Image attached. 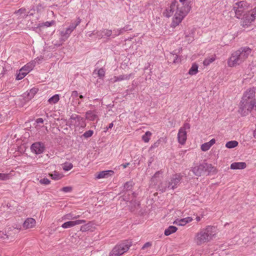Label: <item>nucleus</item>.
Masks as SVG:
<instances>
[{"instance_id":"7c9ffc66","label":"nucleus","mask_w":256,"mask_h":256,"mask_svg":"<svg viewBox=\"0 0 256 256\" xmlns=\"http://www.w3.org/2000/svg\"><path fill=\"white\" fill-rule=\"evenodd\" d=\"M238 142L236 140H232L226 142V146L228 148H232L236 147L238 145Z\"/></svg>"},{"instance_id":"5fc2aeb1","label":"nucleus","mask_w":256,"mask_h":256,"mask_svg":"<svg viewBox=\"0 0 256 256\" xmlns=\"http://www.w3.org/2000/svg\"><path fill=\"white\" fill-rule=\"evenodd\" d=\"M114 124L112 122L109 124V126L108 127H107V130H108L109 128H112L113 127Z\"/></svg>"},{"instance_id":"412c9836","label":"nucleus","mask_w":256,"mask_h":256,"mask_svg":"<svg viewBox=\"0 0 256 256\" xmlns=\"http://www.w3.org/2000/svg\"><path fill=\"white\" fill-rule=\"evenodd\" d=\"M26 10L24 8H21L14 12V14L17 16L18 18L27 17L28 16L32 15V14H26Z\"/></svg>"},{"instance_id":"393cba45","label":"nucleus","mask_w":256,"mask_h":256,"mask_svg":"<svg viewBox=\"0 0 256 256\" xmlns=\"http://www.w3.org/2000/svg\"><path fill=\"white\" fill-rule=\"evenodd\" d=\"M97 117L98 116L96 114V112L93 111L89 110L87 112L86 114V119L88 120H90L93 121L95 120L97 118Z\"/></svg>"},{"instance_id":"3c124183","label":"nucleus","mask_w":256,"mask_h":256,"mask_svg":"<svg viewBox=\"0 0 256 256\" xmlns=\"http://www.w3.org/2000/svg\"><path fill=\"white\" fill-rule=\"evenodd\" d=\"M36 122L38 123H43L44 120L42 118H38L36 120Z\"/></svg>"},{"instance_id":"4468645a","label":"nucleus","mask_w":256,"mask_h":256,"mask_svg":"<svg viewBox=\"0 0 256 256\" xmlns=\"http://www.w3.org/2000/svg\"><path fill=\"white\" fill-rule=\"evenodd\" d=\"M254 17L252 16L250 12H249L244 14L243 18H242V24L244 26H248L254 20Z\"/></svg>"},{"instance_id":"c756f323","label":"nucleus","mask_w":256,"mask_h":256,"mask_svg":"<svg viewBox=\"0 0 256 256\" xmlns=\"http://www.w3.org/2000/svg\"><path fill=\"white\" fill-rule=\"evenodd\" d=\"M60 100V96L58 94H55L48 100V102L50 104H55Z\"/></svg>"},{"instance_id":"473e14b6","label":"nucleus","mask_w":256,"mask_h":256,"mask_svg":"<svg viewBox=\"0 0 256 256\" xmlns=\"http://www.w3.org/2000/svg\"><path fill=\"white\" fill-rule=\"evenodd\" d=\"M214 60H215V56H212L210 58L205 59L203 62V64L205 66H208Z\"/></svg>"},{"instance_id":"39448f33","label":"nucleus","mask_w":256,"mask_h":256,"mask_svg":"<svg viewBox=\"0 0 256 256\" xmlns=\"http://www.w3.org/2000/svg\"><path fill=\"white\" fill-rule=\"evenodd\" d=\"M182 179V177L180 174H175L172 176L170 181L168 182L161 183L160 188L162 192H164L168 188L174 190L176 188L177 185Z\"/></svg>"},{"instance_id":"f704fd0d","label":"nucleus","mask_w":256,"mask_h":256,"mask_svg":"<svg viewBox=\"0 0 256 256\" xmlns=\"http://www.w3.org/2000/svg\"><path fill=\"white\" fill-rule=\"evenodd\" d=\"M151 135H152V133L150 132H149V131L146 132L145 133V134L142 136V140L145 142H148L150 140V137L151 136Z\"/></svg>"},{"instance_id":"2f4dec72","label":"nucleus","mask_w":256,"mask_h":256,"mask_svg":"<svg viewBox=\"0 0 256 256\" xmlns=\"http://www.w3.org/2000/svg\"><path fill=\"white\" fill-rule=\"evenodd\" d=\"M50 176H51L52 178L54 180H58L60 179L62 176V174L54 171V174H50Z\"/></svg>"},{"instance_id":"49530a36","label":"nucleus","mask_w":256,"mask_h":256,"mask_svg":"<svg viewBox=\"0 0 256 256\" xmlns=\"http://www.w3.org/2000/svg\"><path fill=\"white\" fill-rule=\"evenodd\" d=\"M253 17H254V19L256 18V7L254 8L251 12H250Z\"/></svg>"},{"instance_id":"7ed1b4c3","label":"nucleus","mask_w":256,"mask_h":256,"mask_svg":"<svg viewBox=\"0 0 256 256\" xmlns=\"http://www.w3.org/2000/svg\"><path fill=\"white\" fill-rule=\"evenodd\" d=\"M252 50L248 47L241 48L235 51L228 60V66L234 67L240 65L248 58Z\"/></svg>"},{"instance_id":"de8ad7c7","label":"nucleus","mask_w":256,"mask_h":256,"mask_svg":"<svg viewBox=\"0 0 256 256\" xmlns=\"http://www.w3.org/2000/svg\"><path fill=\"white\" fill-rule=\"evenodd\" d=\"M132 184L130 182H127L125 184V186H124V187L128 190V189H130L132 187Z\"/></svg>"},{"instance_id":"052dcab7","label":"nucleus","mask_w":256,"mask_h":256,"mask_svg":"<svg viewBox=\"0 0 256 256\" xmlns=\"http://www.w3.org/2000/svg\"><path fill=\"white\" fill-rule=\"evenodd\" d=\"M80 98H84V96H83L82 95H80Z\"/></svg>"},{"instance_id":"423d86ee","label":"nucleus","mask_w":256,"mask_h":256,"mask_svg":"<svg viewBox=\"0 0 256 256\" xmlns=\"http://www.w3.org/2000/svg\"><path fill=\"white\" fill-rule=\"evenodd\" d=\"M255 100H242L240 102L239 112L242 116H246L250 113L255 107Z\"/></svg>"},{"instance_id":"c9c22d12","label":"nucleus","mask_w":256,"mask_h":256,"mask_svg":"<svg viewBox=\"0 0 256 256\" xmlns=\"http://www.w3.org/2000/svg\"><path fill=\"white\" fill-rule=\"evenodd\" d=\"M80 217L79 216H76L74 217H72V216L71 214H66L62 218L63 220H74V219H76Z\"/></svg>"},{"instance_id":"ea45409f","label":"nucleus","mask_w":256,"mask_h":256,"mask_svg":"<svg viewBox=\"0 0 256 256\" xmlns=\"http://www.w3.org/2000/svg\"><path fill=\"white\" fill-rule=\"evenodd\" d=\"M10 178L8 174H1L0 173V180H6Z\"/></svg>"},{"instance_id":"f3484780","label":"nucleus","mask_w":256,"mask_h":256,"mask_svg":"<svg viewBox=\"0 0 256 256\" xmlns=\"http://www.w3.org/2000/svg\"><path fill=\"white\" fill-rule=\"evenodd\" d=\"M96 228L95 224L93 222H89L87 224L82 225L80 228L82 232L94 231Z\"/></svg>"},{"instance_id":"a18cd8bd","label":"nucleus","mask_w":256,"mask_h":256,"mask_svg":"<svg viewBox=\"0 0 256 256\" xmlns=\"http://www.w3.org/2000/svg\"><path fill=\"white\" fill-rule=\"evenodd\" d=\"M152 246V244L150 242H146L142 247V250H144L146 248H150Z\"/></svg>"},{"instance_id":"a878e982","label":"nucleus","mask_w":256,"mask_h":256,"mask_svg":"<svg viewBox=\"0 0 256 256\" xmlns=\"http://www.w3.org/2000/svg\"><path fill=\"white\" fill-rule=\"evenodd\" d=\"M104 34L106 36H110L112 35V31L110 30H104L102 32H97L98 36L99 38H101L103 36V34Z\"/></svg>"},{"instance_id":"4be33fe9","label":"nucleus","mask_w":256,"mask_h":256,"mask_svg":"<svg viewBox=\"0 0 256 256\" xmlns=\"http://www.w3.org/2000/svg\"><path fill=\"white\" fill-rule=\"evenodd\" d=\"M216 142L214 138L212 139L209 142H206L201 146V150L204 152L208 150Z\"/></svg>"},{"instance_id":"bb28decb","label":"nucleus","mask_w":256,"mask_h":256,"mask_svg":"<svg viewBox=\"0 0 256 256\" xmlns=\"http://www.w3.org/2000/svg\"><path fill=\"white\" fill-rule=\"evenodd\" d=\"M178 228L174 226H170L164 231V234L166 236H169L175 232L177 230Z\"/></svg>"},{"instance_id":"4c0bfd02","label":"nucleus","mask_w":256,"mask_h":256,"mask_svg":"<svg viewBox=\"0 0 256 256\" xmlns=\"http://www.w3.org/2000/svg\"><path fill=\"white\" fill-rule=\"evenodd\" d=\"M54 24V20H52L50 22H46L44 23H42L41 24H39L38 26H46L47 27L50 26L52 25H53Z\"/></svg>"},{"instance_id":"e433bc0d","label":"nucleus","mask_w":256,"mask_h":256,"mask_svg":"<svg viewBox=\"0 0 256 256\" xmlns=\"http://www.w3.org/2000/svg\"><path fill=\"white\" fill-rule=\"evenodd\" d=\"M73 167V165L71 163H66L64 164V166H63V169L64 170H66V171H68L70 170H71Z\"/></svg>"},{"instance_id":"8fccbe9b","label":"nucleus","mask_w":256,"mask_h":256,"mask_svg":"<svg viewBox=\"0 0 256 256\" xmlns=\"http://www.w3.org/2000/svg\"><path fill=\"white\" fill-rule=\"evenodd\" d=\"M72 96L74 97H77L78 96V92L77 91H73L72 92Z\"/></svg>"},{"instance_id":"2eb2a0df","label":"nucleus","mask_w":256,"mask_h":256,"mask_svg":"<svg viewBox=\"0 0 256 256\" xmlns=\"http://www.w3.org/2000/svg\"><path fill=\"white\" fill-rule=\"evenodd\" d=\"M85 222L86 220H78L75 221H68L62 224V227L64 228H68Z\"/></svg>"},{"instance_id":"aec40b11","label":"nucleus","mask_w":256,"mask_h":256,"mask_svg":"<svg viewBox=\"0 0 256 256\" xmlns=\"http://www.w3.org/2000/svg\"><path fill=\"white\" fill-rule=\"evenodd\" d=\"M204 172L208 173V174H210L211 173H216L217 172L216 168L212 166V164L204 162Z\"/></svg>"},{"instance_id":"0e129e2a","label":"nucleus","mask_w":256,"mask_h":256,"mask_svg":"<svg viewBox=\"0 0 256 256\" xmlns=\"http://www.w3.org/2000/svg\"><path fill=\"white\" fill-rule=\"evenodd\" d=\"M254 108H255V109L256 110V104H255V107Z\"/></svg>"},{"instance_id":"6e6d98bb","label":"nucleus","mask_w":256,"mask_h":256,"mask_svg":"<svg viewBox=\"0 0 256 256\" xmlns=\"http://www.w3.org/2000/svg\"><path fill=\"white\" fill-rule=\"evenodd\" d=\"M200 219H201V218H200V216H196V220L197 222H199V221H200Z\"/></svg>"},{"instance_id":"cd10ccee","label":"nucleus","mask_w":256,"mask_h":256,"mask_svg":"<svg viewBox=\"0 0 256 256\" xmlns=\"http://www.w3.org/2000/svg\"><path fill=\"white\" fill-rule=\"evenodd\" d=\"M198 72V66L196 64H194L189 70L188 74L190 75L196 74Z\"/></svg>"},{"instance_id":"72a5a7b5","label":"nucleus","mask_w":256,"mask_h":256,"mask_svg":"<svg viewBox=\"0 0 256 256\" xmlns=\"http://www.w3.org/2000/svg\"><path fill=\"white\" fill-rule=\"evenodd\" d=\"M130 196H131V197H132V196L136 197V196H134V193L132 194V196H130V194L129 192H128V193L126 192L122 196V200H123L128 202L129 200L130 199Z\"/></svg>"},{"instance_id":"6e6552de","label":"nucleus","mask_w":256,"mask_h":256,"mask_svg":"<svg viewBox=\"0 0 256 256\" xmlns=\"http://www.w3.org/2000/svg\"><path fill=\"white\" fill-rule=\"evenodd\" d=\"M130 247V245L124 243L118 244L110 252L109 256H120L126 252Z\"/></svg>"},{"instance_id":"864d4df0","label":"nucleus","mask_w":256,"mask_h":256,"mask_svg":"<svg viewBox=\"0 0 256 256\" xmlns=\"http://www.w3.org/2000/svg\"><path fill=\"white\" fill-rule=\"evenodd\" d=\"M130 164L129 162L126 163L124 164H122L121 166H122V167L125 168H126L128 165Z\"/></svg>"},{"instance_id":"1a4fd4ad","label":"nucleus","mask_w":256,"mask_h":256,"mask_svg":"<svg viewBox=\"0 0 256 256\" xmlns=\"http://www.w3.org/2000/svg\"><path fill=\"white\" fill-rule=\"evenodd\" d=\"M34 66V62H32L28 63L23 66L20 70L19 73L17 74L16 79L20 80L23 78L30 71H31Z\"/></svg>"},{"instance_id":"ddd939ff","label":"nucleus","mask_w":256,"mask_h":256,"mask_svg":"<svg viewBox=\"0 0 256 256\" xmlns=\"http://www.w3.org/2000/svg\"><path fill=\"white\" fill-rule=\"evenodd\" d=\"M191 170L196 176H200L204 172V162L192 167Z\"/></svg>"},{"instance_id":"bf43d9fd","label":"nucleus","mask_w":256,"mask_h":256,"mask_svg":"<svg viewBox=\"0 0 256 256\" xmlns=\"http://www.w3.org/2000/svg\"><path fill=\"white\" fill-rule=\"evenodd\" d=\"M158 142H155V143L154 144V147L158 146Z\"/></svg>"},{"instance_id":"f257e3e1","label":"nucleus","mask_w":256,"mask_h":256,"mask_svg":"<svg viewBox=\"0 0 256 256\" xmlns=\"http://www.w3.org/2000/svg\"><path fill=\"white\" fill-rule=\"evenodd\" d=\"M189 10L190 8L188 6L186 7L184 6L177 5L176 2H174L165 10L163 14L166 18H170L174 14L171 26L175 28L182 22Z\"/></svg>"},{"instance_id":"6ab92c4d","label":"nucleus","mask_w":256,"mask_h":256,"mask_svg":"<svg viewBox=\"0 0 256 256\" xmlns=\"http://www.w3.org/2000/svg\"><path fill=\"white\" fill-rule=\"evenodd\" d=\"M246 167V164L244 162H236L230 164V168L232 170H242Z\"/></svg>"},{"instance_id":"37998d69","label":"nucleus","mask_w":256,"mask_h":256,"mask_svg":"<svg viewBox=\"0 0 256 256\" xmlns=\"http://www.w3.org/2000/svg\"><path fill=\"white\" fill-rule=\"evenodd\" d=\"M72 187L65 186L62 188V190L65 192H70L72 190Z\"/></svg>"},{"instance_id":"09e8293b","label":"nucleus","mask_w":256,"mask_h":256,"mask_svg":"<svg viewBox=\"0 0 256 256\" xmlns=\"http://www.w3.org/2000/svg\"><path fill=\"white\" fill-rule=\"evenodd\" d=\"M0 238H8V236L6 234H5L4 233H1V232H0Z\"/></svg>"},{"instance_id":"c85d7f7f","label":"nucleus","mask_w":256,"mask_h":256,"mask_svg":"<svg viewBox=\"0 0 256 256\" xmlns=\"http://www.w3.org/2000/svg\"><path fill=\"white\" fill-rule=\"evenodd\" d=\"M38 88H32L31 90H30V92L27 94L28 98L30 100L31 98H34V95L38 92Z\"/></svg>"},{"instance_id":"20e7f679","label":"nucleus","mask_w":256,"mask_h":256,"mask_svg":"<svg viewBox=\"0 0 256 256\" xmlns=\"http://www.w3.org/2000/svg\"><path fill=\"white\" fill-rule=\"evenodd\" d=\"M81 22V19L78 18L77 22L76 24H71L68 28H66V30H62L60 32V44L54 42L56 46H61L62 43L65 42L70 36L72 32L78 26Z\"/></svg>"},{"instance_id":"680f3d73","label":"nucleus","mask_w":256,"mask_h":256,"mask_svg":"<svg viewBox=\"0 0 256 256\" xmlns=\"http://www.w3.org/2000/svg\"><path fill=\"white\" fill-rule=\"evenodd\" d=\"M92 34H94V33H91L90 34H89V36H91Z\"/></svg>"},{"instance_id":"e2e57ef3","label":"nucleus","mask_w":256,"mask_h":256,"mask_svg":"<svg viewBox=\"0 0 256 256\" xmlns=\"http://www.w3.org/2000/svg\"><path fill=\"white\" fill-rule=\"evenodd\" d=\"M108 130H107V127H106V130H105L104 132H106Z\"/></svg>"},{"instance_id":"a211bd4d","label":"nucleus","mask_w":256,"mask_h":256,"mask_svg":"<svg viewBox=\"0 0 256 256\" xmlns=\"http://www.w3.org/2000/svg\"><path fill=\"white\" fill-rule=\"evenodd\" d=\"M114 172L112 170H104L100 172L96 176V178H108L114 174Z\"/></svg>"},{"instance_id":"5701e85b","label":"nucleus","mask_w":256,"mask_h":256,"mask_svg":"<svg viewBox=\"0 0 256 256\" xmlns=\"http://www.w3.org/2000/svg\"><path fill=\"white\" fill-rule=\"evenodd\" d=\"M192 218L188 217V218H184L181 219L180 220H175L174 222V224L178 225V226H183L186 225L188 222H192Z\"/></svg>"},{"instance_id":"c03bdc74","label":"nucleus","mask_w":256,"mask_h":256,"mask_svg":"<svg viewBox=\"0 0 256 256\" xmlns=\"http://www.w3.org/2000/svg\"><path fill=\"white\" fill-rule=\"evenodd\" d=\"M128 30V26H126V28L124 27V28L122 29L118 30V34H114V36H118V35L120 34H122V32L123 30H125L126 31V30Z\"/></svg>"},{"instance_id":"58836bf2","label":"nucleus","mask_w":256,"mask_h":256,"mask_svg":"<svg viewBox=\"0 0 256 256\" xmlns=\"http://www.w3.org/2000/svg\"><path fill=\"white\" fill-rule=\"evenodd\" d=\"M40 182L42 184L48 185L50 184V181L47 178H44L40 180Z\"/></svg>"},{"instance_id":"b1692460","label":"nucleus","mask_w":256,"mask_h":256,"mask_svg":"<svg viewBox=\"0 0 256 256\" xmlns=\"http://www.w3.org/2000/svg\"><path fill=\"white\" fill-rule=\"evenodd\" d=\"M130 78V76L128 75H120L118 76H114L111 78L110 80L114 83L117 82L122 81L123 80H128Z\"/></svg>"},{"instance_id":"0eeeda50","label":"nucleus","mask_w":256,"mask_h":256,"mask_svg":"<svg viewBox=\"0 0 256 256\" xmlns=\"http://www.w3.org/2000/svg\"><path fill=\"white\" fill-rule=\"evenodd\" d=\"M248 8V4L244 1L236 2L233 6L232 10L235 12L236 18H240L244 14H246Z\"/></svg>"},{"instance_id":"a19ab883","label":"nucleus","mask_w":256,"mask_h":256,"mask_svg":"<svg viewBox=\"0 0 256 256\" xmlns=\"http://www.w3.org/2000/svg\"><path fill=\"white\" fill-rule=\"evenodd\" d=\"M98 74L100 78H103L105 75V71L104 68H101L98 70Z\"/></svg>"},{"instance_id":"79ce46f5","label":"nucleus","mask_w":256,"mask_h":256,"mask_svg":"<svg viewBox=\"0 0 256 256\" xmlns=\"http://www.w3.org/2000/svg\"><path fill=\"white\" fill-rule=\"evenodd\" d=\"M92 134H93V131L90 130H88V131H86V132H85L84 134V136L85 138H89V137H90L92 135Z\"/></svg>"},{"instance_id":"dca6fc26","label":"nucleus","mask_w":256,"mask_h":256,"mask_svg":"<svg viewBox=\"0 0 256 256\" xmlns=\"http://www.w3.org/2000/svg\"><path fill=\"white\" fill-rule=\"evenodd\" d=\"M36 225V220L32 218H27L23 223L22 226L24 229L34 228Z\"/></svg>"},{"instance_id":"f8f14e48","label":"nucleus","mask_w":256,"mask_h":256,"mask_svg":"<svg viewBox=\"0 0 256 256\" xmlns=\"http://www.w3.org/2000/svg\"><path fill=\"white\" fill-rule=\"evenodd\" d=\"M31 150L36 154H40L44 152V146L42 143L37 142L32 145Z\"/></svg>"},{"instance_id":"13d9d810","label":"nucleus","mask_w":256,"mask_h":256,"mask_svg":"<svg viewBox=\"0 0 256 256\" xmlns=\"http://www.w3.org/2000/svg\"><path fill=\"white\" fill-rule=\"evenodd\" d=\"M180 2L182 3V6H184V2L186 1V0H180Z\"/></svg>"},{"instance_id":"9d476101","label":"nucleus","mask_w":256,"mask_h":256,"mask_svg":"<svg viewBox=\"0 0 256 256\" xmlns=\"http://www.w3.org/2000/svg\"><path fill=\"white\" fill-rule=\"evenodd\" d=\"M186 128H190L188 124H185L184 127H182L179 130L178 138L180 144H184L186 140Z\"/></svg>"},{"instance_id":"f03ea898","label":"nucleus","mask_w":256,"mask_h":256,"mask_svg":"<svg viewBox=\"0 0 256 256\" xmlns=\"http://www.w3.org/2000/svg\"><path fill=\"white\" fill-rule=\"evenodd\" d=\"M218 230L212 226H207L196 233L194 242L197 246L205 244L216 238Z\"/></svg>"},{"instance_id":"603ef678","label":"nucleus","mask_w":256,"mask_h":256,"mask_svg":"<svg viewBox=\"0 0 256 256\" xmlns=\"http://www.w3.org/2000/svg\"><path fill=\"white\" fill-rule=\"evenodd\" d=\"M161 172L160 171H158L155 173L154 176L152 178V180H153L154 178L157 177L160 174Z\"/></svg>"},{"instance_id":"9b49d317","label":"nucleus","mask_w":256,"mask_h":256,"mask_svg":"<svg viewBox=\"0 0 256 256\" xmlns=\"http://www.w3.org/2000/svg\"><path fill=\"white\" fill-rule=\"evenodd\" d=\"M256 88L254 87L248 88L244 93L242 100H255Z\"/></svg>"},{"instance_id":"4d7b16f0","label":"nucleus","mask_w":256,"mask_h":256,"mask_svg":"<svg viewBox=\"0 0 256 256\" xmlns=\"http://www.w3.org/2000/svg\"><path fill=\"white\" fill-rule=\"evenodd\" d=\"M134 207L136 206V205H137L138 206L139 205V204L138 202H136V200L134 201Z\"/></svg>"}]
</instances>
